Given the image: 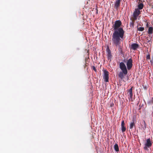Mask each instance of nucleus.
Segmentation results:
<instances>
[{
  "label": "nucleus",
  "instance_id": "obj_24",
  "mask_svg": "<svg viewBox=\"0 0 153 153\" xmlns=\"http://www.w3.org/2000/svg\"><path fill=\"white\" fill-rule=\"evenodd\" d=\"M152 153H153V152Z\"/></svg>",
  "mask_w": 153,
  "mask_h": 153
},
{
  "label": "nucleus",
  "instance_id": "obj_13",
  "mask_svg": "<svg viewBox=\"0 0 153 153\" xmlns=\"http://www.w3.org/2000/svg\"><path fill=\"white\" fill-rule=\"evenodd\" d=\"M143 7V4L142 3H140L138 4V9L139 10H142Z\"/></svg>",
  "mask_w": 153,
  "mask_h": 153
},
{
  "label": "nucleus",
  "instance_id": "obj_5",
  "mask_svg": "<svg viewBox=\"0 0 153 153\" xmlns=\"http://www.w3.org/2000/svg\"><path fill=\"white\" fill-rule=\"evenodd\" d=\"M140 10L137 8L135 10V11L134 12L133 15L134 19H137V18L139 19V16L140 13Z\"/></svg>",
  "mask_w": 153,
  "mask_h": 153
},
{
  "label": "nucleus",
  "instance_id": "obj_3",
  "mask_svg": "<svg viewBox=\"0 0 153 153\" xmlns=\"http://www.w3.org/2000/svg\"><path fill=\"white\" fill-rule=\"evenodd\" d=\"M106 51L107 59L109 62H111L112 56L111 54V51L108 47L106 49Z\"/></svg>",
  "mask_w": 153,
  "mask_h": 153
},
{
  "label": "nucleus",
  "instance_id": "obj_6",
  "mask_svg": "<svg viewBox=\"0 0 153 153\" xmlns=\"http://www.w3.org/2000/svg\"><path fill=\"white\" fill-rule=\"evenodd\" d=\"M132 60L131 58H130L127 62L126 65L128 70H130L132 66Z\"/></svg>",
  "mask_w": 153,
  "mask_h": 153
},
{
  "label": "nucleus",
  "instance_id": "obj_23",
  "mask_svg": "<svg viewBox=\"0 0 153 153\" xmlns=\"http://www.w3.org/2000/svg\"><path fill=\"white\" fill-rule=\"evenodd\" d=\"M152 62V60H151V61H150V62Z\"/></svg>",
  "mask_w": 153,
  "mask_h": 153
},
{
  "label": "nucleus",
  "instance_id": "obj_11",
  "mask_svg": "<svg viewBox=\"0 0 153 153\" xmlns=\"http://www.w3.org/2000/svg\"><path fill=\"white\" fill-rule=\"evenodd\" d=\"M135 126V123L134 120H133L132 122L130 123L129 128L130 129H132Z\"/></svg>",
  "mask_w": 153,
  "mask_h": 153
},
{
  "label": "nucleus",
  "instance_id": "obj_14",
  "mask_svg": "<svg viewBox=\"0 0 153 153\" xmlns=\"http://www.w3.org/2000/svg\"><path fill=\"white\" fill-rule=\"evenodd\" d=\"M153 31V28L152 27H150L149 28L148 33L149 34H152Z\"/></svg>",
  "mask_w": 153,
  "mask_h": 153
},
{
  "label": "nucleus",
  "instance_id": "obj_22",
  "mask_svg": "<svg viewBox=\"0 0 153 153\" xmlns=\"http://www.w3.org/2000/svg\"><path fill=\"white\" fill-rule=\"evenodd\" d=\"M96 13H98V10H97V9H96Z\"/></svg>",
  "mask_w": 153,
  "mask_h": 153
},
{
  "label": "nucleus",
  "instance_id": "obj_8",
  "mask_svg": "<svg viewBox=\"0 0 153 153\" xmlns=\"http://www.w3.org/2000/svg\"><path fill=\"white\" fill-rule=\"evenodd\" d=\"M133 86L131 87V88L128 90V95L129 96L130 98L131 99H132L133 97Z\"/></svg>",
  "mask_w": 153,
  "mask_h": 153
},
{
  "label": "nucleus",
  "instance_id": "obj_21",
  "mask_svg": "<svg viewBox=\"0 0 153 153\" xmlns=\"http://www.w3.org/2000/svg\"><path fill=\"white\" fill-rule=\"evenodd\" d=\"M144 123H145L144 127H145V128H146V124L145 123V121H144Z\"/></svg>",
  "mask_w": 153,
  "mask_h": 153
},
{
  "label": "nucleus",
  "instance_id": "obj_7",
  "mask_svg": "<svg viewBox=\"0 0 153 153\" xmlns=\"http://www.w3.org/2000/svg\"><path fill=\"white\" fill-rule=\"evenodd\" d=\"M139 47V45L135 43H133L131 44L130 47L131 50H133L134 51L136 50Z\"/></svg>",
  "mask_w": 153,
  "mask_h": 153
},
{
  "label": "nucleus",
  "instance_id": "obj_4",
  "mask_svg": "<svg viewBox=\"0 0 153 153\" xmlns=\"http://www.w3.org/2000/svg\"><path fill=\"white\" fill-rule=\"evenodd\" d=\"M104 72V74L103 75V79H104L105 81V82H108V79H109V72L106 70H104L103 71Z\"/></svg>",
  "mask_w": 153,
  "mask_h": 153
},
{
  "label": "nucleus",
  "instance_id": "obj_20",
  "mask_svg": "<svg viewBox=\"0 0 153 153\" xmlns=\"http://www.w3.org/2000/svg\"><path fill=\"white\" fill-rule=\"evenodd\" d=\"M146 147L147 146H146L144 147V149H145V150L146 149H147V147Z\"/></svg>",
  "mask_w": 153,
  "mask_h": 153
},
{
  "label": "nucleus",
  "instance_id": "obj_12",
  "mask_svg": "<svg viewBox=\"0 0 153 153\" xmlns=\"http://www.w3.org/2000/svg\"><path fill=\"white\" fill-rule=\"evenodd\" d=\"M114 148L116 152H118L119 151V149L118 145L117 143H115L114 146Z\"/></svg>",
  "mask_w": 153,
  "mask_h": 153
},
{
  "label": "nucleus",
  "instance_id": "obj_15",
  "mask_svg": "<svg viewBox=\"0 0 153 153\" xmlns=\"http://www.w3.org/2000/svg\"><path fill=\"white\" fill-rule=\"evenodd\" d=\"M144 30V28L143 27H140L138 28V30L140 31H142Z\"/></svg>",
  "mask_w": 153,
  "mask_h": 153
},
{
  "label": "nucleus",
  "instance_id": "obj_18",
  "mask_svg": "<svg viewBox=\"0 0 153 153\" xmlns=\"http://www.w3.org/2000/svg\"><path fill=\"white\" fill-rule=\"evenodd\" d=\"M93 69L96 72L97 70L94 66L93 67Z\"/></svg>",
  "mask_w": 153,
  "mask_h": 153
},
{
  "label": "nucleus",
  "instance_id": "obj_17",
  "mask_svg": "<svg viewBox=\"0 0 153 153\" xmlns=\"http://www.w3.org/2000/svg\"><path fill=\"white\" fill-rule=\"evenodd\" d=\"M146 59H150V55L148 54L146 56Z\"/></svg>",
  "mask_w": 153,
  "mask_h": 153
},
{
  "label": "nucleus",
  "instance_id": "obj_9",
  "mask_svg": "<svg viewBox=\"0 0 153 153\" xmlns=\"http://www.w3.org/2000/svg\"><path fill=\"white\" fill-rule=\"evenodd\" d=\"M125 126V123L124 120H123L121 123V129L123 132H124L126 130V128L124 126Z\"/></svg>",
  "mask_w": 153,
  "mask_h": 153
},
{
  "label": "nucleus",
  "instance_id": "obj_1",
  "mask_svg": "<svg viewBox=\"0 0 153 153\" xmlns=\"http://www.w3.org/2000/svg\"><path fill=\"white\" fill-rule=\"evenodd\" d=\"M122 23L120 20L115 21L114 27L111 40L112 44L116 46H120L121 39L123 38L125 31L123 28L120 27Z\"/></svg>",
  "mask_w": 153,
  "mask_h": 153
},
{
  "label": "nucleus",
  "instance_id": "obj_10",
  "mask_svg": "<svg viewBox=\"0 0 153 153\" xmlns=\"http://www.w3.org/2000/svg\"><path fill=\"white\" fill-rule=\"evenodd\" d=\"M152 145V144L151 142L150 139L149 138L147 139L146 140V142L145 144V146L148 147H149L151 146Z\"/></svg>",
  "mask_w": 153,
  "mask_h": 153
},
{
  "label": "nucleus",
  "instance_id": "obj_2",
  "mask_svg": "<svg viewBox=\"0 0 153 153\" xmlns=\"http://www.w3.org/2000/svg\"><path fill=\"white\" fill-rule=\"evenodd\" d=\"M120 68L122 72H120L118 76L121 79H123L124 77L123 74L126 75L128 73V71L125 64L123 62H121L119 64Z\"/></svg>",
  "mask_w": 153,
  "mask_h": 153
},
{
  "label": "nucleus",
  "instance_id": "obj_19",
  "mask_svg": "<svg viewBox=\"0 0 153 153\" xmlns=\"http://www.w3.org/2000/svg\"><path fill=\"white\" fill-rule=\"evenodd\" d=\"M149 36L151 38H152V34H149Z\"/></svg>",
  "mask_w": 153,
  "mask_h": 153
},
{
  "label": "nucleus",
  "instance_id": "obj_16",
  "mask_svg": "<svg viewBox=\"0 0 153 153\" xmlns=\"http://www.w3.org/2000/svg\"><path fill=\"white\" fill-rule=\"evenodd\" d=\"M134 20H132L131 22H130V26L131 27L132 26L133 27L134 23Z\"/></svg>",
  "mask_w": 153,
  "mask_h": 153
}]
</instances>
